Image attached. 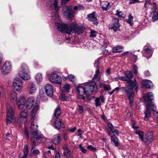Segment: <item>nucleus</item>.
I'll return each mask as SVG.
<instances>
[{"mask_svg":"<svg viewBox=\"0 0 158 158\" xmlns=\"http://www.w3.org/2000/svg\"><path fill=\"white\" fill-rule=\"evenodd\" d=\"M97 88L96 83L93 81L87 82L84 87L79 86L77 88V90L79 94L77 97V98L85 100V98L83 96L85 94L86 96L91 95Z\"/></svg>","mask_w":158,"mask_h":158,"instance_id":"f257e3e1","label":"nucleus"},{"mask_svg":"<svg viewBox=\"0 0 158 158\" xmlns=\"http://www.w3.org/2000/svg\"><path fill=\"white\" fill-rule=\"evenodd\" d=\"M55 25L58 30L63 32L67 33L69 34H71L72 33L75 32L78 26L75 22L72 23L69 26L65 24L59 22H56Z\"/></svg>","mask_w":158,"mask_h":158,"instance_id":"f03ea898","label":"nucleus"},{"mask_svg":"<svg viewBox=\"0 0 158 158\" xmlns=\"http://www.w3.org/2000/svg\"><path fill=\"white\" fill-rule=\"evenodd\" d=\"M129 84L126 85V88L127 89H125L126 94L127 96L130 101V104L131 106H132L133 105V100L134 93L133 91V87L135 88V89L137 91L138 84L136 82V80L134 79L133 81L131 80V82H128Z\"/></svg>","mask_w":158,"mask_h":158,"instance_id":"7ed1b4c3","label":"nucleus"},{"mask_svg":"<svg viewBox=\"0 0 158 158\" xmlns=\"http://www.w3.org/2000/svg\"><path fill=\"white\" fill-rule=\"evenodd\" d=\"M6 123L7 125L10 122H15L16 118L15 116L14 110L10 105H6Z\"/></svg>","mask_w":158,"mask_h":158,"instance_id":"20e7f679","label":"nucleus"},{"mask_svg":"<svg viewBox=\"0 0 158 158\" xmlns=\"http://www.w3.org/2000/svg\"><path fill=\"white\" fill-rule=\"evenodd\" d=\"M146 111L145 112V117L144 118V120H148L151 115V112L149 110L150 109L153 111H156V108L154 105L152 103V102H150L149 103H146Z\"/></svg>","mask_w":158,"mask_h":158,"instance_id":"39448f33","label":"nucleus"},{"mask_svg":"<svg viewBox=\"0 0 158 158\" xmlns=\"http://www.w3.org/2000/svg\"><path fill=\"white\" fill-rule=\"evenodd\" d=\"M71 6H64L63 8L62 12L64 15L68 17L70 20H71L75 14V12L72 10Z\"/></svg>","mask_w":158,"mask_h":158,"instance_id":"423d86ee","label":"nucleus"},{"mask_svg":"<svg viewBox=\"0 0 158 158\" xmlns=\"http://www.w3.org/2000/svg\"><path fill=\"white\" fill-rule=\"evenodd\" d=\"M12 64L10 61H6L3 64L1 72L3 74L6 75L9 73L11 71Z\"/></svg>","mask_w":158,"mask_h":158,"instance_id":"0eeeda50","label":"nucleus"},{"mask_svg":"<svg viewBox=\"0 0 158 158\" xmlns=\"http://www.w3.org/2000/svg\"><path fill=\"white\" fill-rule=\"evenodd\" d=\"M13 85L16 90H19L23 88V82L22 81L20 78L16 77L13 81Z\"/></svg>","mask_w":158,"mask_h":158,"instance_id":"6e6552de","label":"nucleus"},{"mask_svg":"<svg viewBox=\"0 0 158 158\" xmlns=\"http://www.w3.org/2000/svg\"><path fill=\"white\" fill-rule=\"evenodd\" d=\"M50 80L52 83L60 84L62 79L60 76L55 74H52L50 77Z\"/></svg>","mask_w":158,"mask_h":158,"instance_id":"1a4fd4ad","label":"nucleus"},{"mask_svg":"<svg viewBox=\"0 0 158 158\" xmlns=\"http://www.w3.org/2000/svg\"><path fill=\"white\" fill-rule=\"evenodd\" d=\"M26 101V99L24 96H21L19 98L17 102V104L19 109L22 110L24 108Z\"/></svg>","mask_w":158,"mask_h":158,"instance_id":"9d476101","label":"nucleus"},{"mask_svg":"<svg viewBox=\"0 0 158 158\" xmlns=\"http://www.w3.org/2000/svg\"><path fill=\"white\" fill-rule=\"evenodd\" d=\"M113 26L110 24L108 27L110 29H113L114 31H115L119 30V27L120 25L119 23V19L117 18H114L113 20Z\"/></svg>","mask_w":158,"mask_h":158,"instance_id":"9b49d317","label":"nucleus"},{"mask_svg":"<svg viewBox=\"0 0 158 158\" xmlns=\"http://www.w3.org/2000/svg\"><path fill=\"white\" fill-rule=\"evenodd\" d=\"M35 98L33 97H31L28 98L26 102V106L27 109H31L33 106L35 104Z\"/></svg>","mask_w":158,"mask_h":158,"instance_id":"f8f14e48","label":"nucleus"},{"mask_svg":"<svg viewBox=\"0 0 158 158\" xmlns=\"http://www.w3.org/2000/svg\"><path fill=\"white\" fill-rule=\"evenodd\" d=\"M145 141L144 142L147 144H150L154 139L153 133L151 132H147L145 135Z\"/></svg>","mask_w":158,"mask_h":158,"instance_id":"ddd939ff","label":"nucleus"},{"mask_svg":"<svg viewBox=\"0 0 158 158\" xmlns=\"http://www.w3.org/2000/svg\"><path fill=\"white\" fill-rule=\"evenodd\" d=\"M58 1V0H54V1L53 5L54 7L55 10L56 11L58 10L59 8ZM52 19L54 20H56L58 19V15L57 12L56 11L55 12L52 13Z\"/></svg>","mask_w":158,"mask_h":158,"instance_id":"4468645a","label":"nucleus"},{"mask_svg":"<svg viewBox=\"0 0 158 158\" xmlns=\"http://www.w3.org/2000/svg\"><path fill=\"white\" fill-rule=\"evenodd\" d=\"M45 92L46 94L50 97H52L53 95V89L51 85L47 84L45 87Z\"/></svg>","mask_w":158,"mask_h":158,"instance_id":"2eb2a0df","label":"nucleus"},{"mask_svg":"<svg viewBox=\"0 0 158 158\" xmlns=\"http://www.w3.org/2000/svg\"><path fill=\"white\" fill-rule=\"evenodd\" d=\"M95 14V12H93L92 13L89 15H88V19L89 21L92 22L94 25H97L98 23Z\"/></svg>","mask_w":158,"mask_h":158,"instance_id":"dca6fc26","label":"nucleus"},{"mask_svg":"<svg viewBox=\"0 0 158 158\" xmlns=\"http://www.w3.org/2000/svg\"><path fill=\"white\" fill-rule=\"evenodd\" d=\"M38 130H37L35 131H32L31 132V138H35L38 140H40L43 139L44 137H43L42 135H39L38 133Z\"/></svg>","mask_w":158,"mask_h":158,"instance_id":"f3484780","label":"nucleus"},{"mask_svg":"<svg viewBox=\"0 0 158 158\" xmlns=\"http://www.w3.org/2000/svg\"><path fill=\"white\" fill-rule=\"evenodd\" d=\"M144 51L143 52V55L148 58H150L152 54V49L151 47H148L146 48H144Z\"/></svg>","mask_w":158,"mask_h":158,"instance_id":"a211bd4d","label":"nucleus"},{"mask_svg":"<svg viewBox=\"0 0 158 158\" xmlns=\"http://www.w3.org/2000/svg\"><path fill=\"white\" fill-rule=\"evenodd\" d=\"M29 93L31 94H33L36 92L37 87L34 82H32L29 84L28 86Z\"/></svg>","mask_w":158,"mask_h":158,"instance_id":"6ab92c4d","label":"nucleus"},{"mask_svg":"<svg viewBox=\"0 0 158 158\" xmlns=\"http://www.w3.org/2000/svg\"><path fill=\"white\" fill-rule=\"evenodd\" d=\"M9 97L10 100L12 102L16 101L17 99L16 92L14 90L10 91L9 93Z\"/></svg>","mask_w":158,"mask_h":158,"instance_id":"aec40b11","label":"nucleus"},{"mask_svg":"<svg viewBox=\"0 0 158 158\" xmlns=\"http://www.w3.org/2000/svg\"><path fill=\"white\" fill-rule=\"evenodd\" d=\"M142 85L146 88L150 89L152 87V83L150 81L144 80L142 82Z\"/></svg>","mask_w":158,"mask_h":158,"instance_id":"412c9836","label":"nucleus"},{"mask_svg":"<svg viewBox=\"0 0 158 158\" xmlns=\"http://www.w3.org/2000/svg\"><path fill=\"white\" fill-rule=\"evenodd\" d=\"M54 126L55 128L57 129L60 128H63L64 127L63 124L61 123V121L59 118H56L55 119Z\"/></svg>","mask_w":158,"mask_h":158,"instance_id":"4be33fe9","label":"nucleus"},{"mask_svg":"<svg viewBox=\"0 0 158 158\" xmlns=\"http://www.w3.org/2000/svg\"><path fill=\"white\" fill-rule=\"evenodd\" d=\"M53 143L55 145L59 144L60 142V138L59 134L54 135L52 140Z\"/></svg>","mask_w":158,"mask_h":158,"instance_id":"5701e85b","label":"nucleus"},{"mask_svg":"<svg viewBox=\"0 0 158 158\" xmlns=\"http://www.w3.org/2000/svg\"><path fill=\"white\" fill-rule=\"evenodd\" d=\"M19 76L23 79L25 80H29L30 77L29 74L23 72V71H19Z\"/></svg>","mask_w":158,"mask_h":158,"instance_id":"b1692460","label":"nucleus"},{"mask_svg":"<svg viewBox=\"0 0 158 158\" xmlns=\"http://www.w3.org/2000/svg\"><path fill=\"white\" fill-rule=\"evenodd\" d=\"M39 106L38 103L36 102L33 108L31 111L32 116V117L35 116L37 113L39 109Z\"/></svg>","mask_w":158,"mask_h":158,"instance_id":"393cba45","label":"nucleus"},{"mask_svg":"<svg viewBox=\"0 0 158 158\" xmlns=\"http://www.w3.org/2000/svg\"><path fill=\"white\" fill-rule=\"evenodd\" d=\"M101 78V75L99 73V70L98 69H97L95 72V74L93 79L94 80L99 81Z\"/></svg>","mask_w":158,"mask_h":158,"instance_id":"a878e982","label":"nucleus"},{"mask_svg":"<svg viewBox=\"0 0 158 158\" xmlns=\"http://www.w3.org/2000/svg\"><path fill=\"white\" fill-rule=\"evenodd\" d=\"M28 114L27 110H24L20 112L19 114V118H26L28 116Z\"/></svg>","mask_w":158,"mask_h":158,"instance_id":"bb28decb","label":"nucleus"},{"mask_svg":"<svg viewBox=\"0 0 158 158\" xmlns=\"http://www.w3.org/2000/svg\"><path fill=\"white\" fill-rule=\"evenodd\" d=\"M111 141L113 142L114 145L116 147H118L119 145V143L118 141V139L116 138L114 135L112 136L111 138Z\"/></svg>","mask_w":158,"mask_h":158,"instance_id":"cd10ccee","label":"nucleus"},{"mask_svg":"<svg viewBox=\"0 0 158 158\" xmlns=\"http://www.w3.org/2000/svg\"><path fill=\"white\" fill-rule=\"evenodd\" d=\"M135 133L136 134L139 135V139L142 142H144L143 132L141 131L138 130L135 132Z\"/></svg>","mask_w":158,"mask_h":158,"instance_id":"c85d7f7f","label":"nucleus"},{"mask_svg":"<svg viewBox=\"0 0 158 158\" xmlns=\"http://www.w3.org/2000/svg\"><path fill=\"white\" fill-rule=\"evenodd\" d=\"M100 87H103L105 90L109 91L111 90V88L109 85H106L103 83H100Z\"/></svg>","mask_w":158,"mask_h":158,"instance_id":"c756f323","label":"nucleus"},{"mask_svg":"<svg viewBox=\"0 0 158 158\" xmlns=\"http://www.w3.org/2000/svg\"><path fill=\"white\" fill-rule=\"evenodd\" d=\"M153 98V95L152 93L149 92L144 96V99L146 101L147 99L149 100H152Z\"/></svg>","mask_w":158,"mask_h":158,"instance_id":"7c9ffc66","label":"nucleus"},{"mask_svg":"<svg viewBox=\"0 0 158 158\" xmlns=\"http://www.w3.org/2000/svg\"><path fill=\"white\" fill-rule=\"evenodd\" d=\"M63 153L66 158H73L72 153L69 150L66 152H64Z\"/></svg>","mask_w":158,"mask_h":158,"instance_id":"2f4dec72","label":"nucleus"},{"mask_svg":"<svg viewBox=\"0 0 158 158\" xmlns=\"http://www.w3.org/2000/svg\"><path fill=\"white\" fill-rule=\"evenodd\" d=\"M60 114L61 111L59 107L58 106L55 110L54 113V116L57 118H58L60 115Z\"/></svg>","mask_w":158,"mask_h":158,"instance_id":"473e14b6","label":"nucleus"},{"mask_svg":"<svg viewBox=\"0 0 158 158\" xmlns=\"http://www.w3.org/2000/svg\"><path fill=\"white\" fill-rule=\"evenodd\" d=\"M124 73L127 79H130L133 77V74L131 72L127 71L124 72Z\"/></svg>","mask_w":158,"mask_h":158,"instance_id":"72a5a7b5","label":"nucleus"},{"mask_svg":"<svg viewBox=\"0 0 158 158\" xmlns=\"http://www.w3.org/2000/svg\"><path fill=\"white\" fill-rule=\"evenodd\" d=\"M110 7L111 6L109 2H108L107 4L103 5L102 6V7L103 10L105 11H107L110 9Z\"/></svg>","mask_w":158,"mask_h":158,"instance_id":"f704fd0d","label":"nucleus"},{"mask_svg":"<svg viewBox=\"0 0 158 158\" xmlns=\"http://www.w3.org/2000/svg\"><path fill=\"white\" fill-rule=\"evenodd\" d=\"M113 51L114 52H120L122 51V48L121 46H117L113 48Z\"/></svg>","mask_w":158,"mask_h":158,"instance_id":"c9c22d12","label":"nucleus"},{"mask_svg":"<svg viewBox=\"0 0 158 158\" xmlns=\"http://www.w3.org/2000/svg\"><path fill=\"white\" fill-rule=\"evenodd\" d=\"M38 127V126L37 124H35L33 123H32L31 124L30 129L31 132L32 131H37V128Z\"/></svg>","mask_w":158,"mask_h":158,"instance_id":"e433bc0d","label":"nucleus"},{"mask_svg":"<svg viewBox=\"0 0 158 158\" xmlns=\"http://www.w3.org/2000/svg\"><path fill=\"white\" fill-rule=\"evenodd\" d=\"M40 95L41 99L43 100H46L47 99V96L44 92L41 91L40 92Z\"/></svg>","mask_w":158,"mask_h":158,"instance_id":"4c0bfd02","label":"nucleus"},{"mask_svg":"<svg viewBox=\"0 0 158 158\" xmlns=\"http://www.w3.org/2000/svg\"><path fill=\"white\" fill-rule=\"evenodd\" d=\"M133 17L131 14H129L128 16V19L127 21L128 23L131 26H132L133 24Z\"/></svg>","mask_w":158,"mask_h":158,"instance_id":"58836bf2","label":"nucleus"},{"mask_svg":"<svg viewBox=\"0 0 158 158\" xmlns=\"http://www.w3.org/2000/svg\"><path fill=\"white\" fill-rule=\"evenodd\" d=\"M84 30L82 27L77 26V28L75 32L77 34L79 35L81 33H83Z\"/></svg>","mask_w":158,"mask_h":158,"instance_id":"ea45409f","label":"nucleus"},{"mask_svg":"<svg viewBox=\"0 0 158 158\" xmlns=\"http://www.w3.org/2000/svg\"><path fill=\"white\" fill-rule=\"evenodd\" d=\"M60 98L62 101H68L69 100V98L63 93L60 94Z\"/></svg>","mask_w":158,"mask_h":158,"instance_id":"a19ab883","label":"nucleus"},{"mask_svg":"<svg viewBox=\"0 0 158 158\" xmlns=\"http://www.w3.org/2000/svg\"><path fill=\"white\" fill-rule=\"evenodd\" d=\"M37 139H36L35 138H31V146L32 148H35V146L36 145V140Z\"/></svg>","mask_w":158,"mask_h":158,"instance_id":"79ce46f5","label":"nucleus"},{"mask_svg":"<svg viewBox=\"0 0 158 158\" xmlns=\"http://www.w3.org/2000/svg\"><path fill=\"white\" fill-rule=\"evenodd\" d=\"M158 19V10L154 13L152 16V21L155 22Z\"/></svg>","mask_w":158,"mask_h":158,"instance_id":"37998d69","label":"nucleus"},{"mask_svg":"<svg viewBox=\"0 0 158 158\" xmlns=\"http://www.w3.org/2000/svg\"><path fill=\"white\" fill-rule=\"evenodd\" d=\"M68 78L73 84L76 83V80L74 76L72 74H70L69 75Z\"/></svg>","mask_w":158,"mask_h":158,"instance_id":"c03bdc74","label":"nucleus"},{"mask_svg":"<svg viewBox=\"0 0 158 158\" xmlns=\"http://www.w3.org/2000/svg\"><path fill=\"white\" fill-rule=\"evenodd\" d=\"M116 15L119 17L120 18H124L125 17V16L123 14L122 12L121 11H119V10H117V13H116Z\"/></svg>","mask_w":158,"mask_h":158,"instance_id":"a18cd8bd","label":"nucleus"},{"mask_svg":"<svg viewBox=\"0 0 158 158\" xmlns=\"http://www.w3.org/2000/svg\"><path fill=\"white\" fill-rule=\"evenodd\" d=\"M35 79L38 81H40L42 80V77L41 74L38 73L35 76Z\"/></svg>","mask_w":158,"mask_h":158,"instance_id":"49530a36","label":"nucleus"},{"mask_svg":"<svg viewBox=\"0 0 158 158\" xmlns=\"http://www.w3.org/2000/svg\"><path fill=\"white\" fill-rule=\"evenodd\" d=\"M118 79L123 81H126L127 82H131V79H127L124 77H119Z\"/></svg>","mask_w":158,"mask_h":158,"instance_id":"de8ad7c7","label":"nucleus"},{"mask_svg":"<svg viewBox=\"0 0 158 158\" xmlns=\"http://www.w3.org/2000/svg\"><path fill=\"white\" fill-rule=\"evenodd\" d=\"M114 92H115L116 93H118V92L119 90H120L122 91H125V89L123 87H117L114 89Z\"/></svg>","mask_w":158,"mask_h":158,"instance_id":"09e8293b","label":"nucleus"},{"mask_svg":"<svg viewBox=\"0 0 158 158\" xmlns=\"http://www.w3.org/2000/svg\"><path fill=\"white\" fill-rule=\"evenodd\" d=\"M22 69L25 72H28L29 69L27 66L25 64H23L22 65Z\"/></svg>","mask_w":158,"mask_h":158,"instance_id":"8fccbe9b","label":"nucleus"},{"mask_svg":"<svg viewBox=\"0 0 158 158\" xmlns=\"http://www.w3.org/2000/svg\"><path fill=\"white\" fill-rule=\"evenodd\" d=\"M90 33V36L91 37H92V38L95 37L96 36L97 32L95 31L91 30Z\"/></svg>","mask_w":158,"mask_h":158,"instance_id":"3c124183","label":"nucleus"},{"mask_svg":"<svg viewBox=\"0 0 158 158\" xmlns=\"http://www.w3.org/2000/svg\"><path fill=\"white\" fill-rule=\"evenodd\" d=\"M24 155L27 156L28 153V147L27 145H25L24 148Z\"/></svg>","mask_w":158,"mask_h":158,"instance_id":"603ef678","label":"nucleus"},{"mask_svg":"<svg viewBox=\"0 0 158 158\" xmlns=\"http://www.w3.org/2000/svg\"><path fill=\"white\" fill-rule=\"evenodd\" d=\"M100 100V98H97L95 100V104L96 106H99L101 105Z\"/></svg>","mask_w":158,"mask_h":158,"instance_id":"864d4df0","label":"nucleus"},{"mask_svg":"<svg viewBox=\"0 0 158 158\" xmlns=\"http://www.w3.org/2000/svg\"><path fill=\"white\" fill-rule=\"evenodd\" d=\"M35 148H31V152L34 155H38L40 153L39 151L38 150H35Z\"/></svg>","mask_w":158,"mask_h":158,"instance_id":"5fc2aeb1","label":"nucleus"},{"mask_svg":"<svg viewBox=\"0 0 158 158\" xmlns=\"http://www.w3.org/2000/svg\"><path fill=\"white\" fill-rule=\"evenodd\" d=\"M5 91L3 87L0 86V96H2L5 94Z\"/></svg>","mask_w":158,"mask_h":158,"instance_id":"6e6d98bb","label":"nucleus"},{"mask_svg":"<svg viewBox=\"0 0 158 158\" xmlns=\"http://www.w3.org/2000/svg\"><path fill=\"white\" fill-rule=\"evenodd\" d=\"M133 68L134 70V73L135 74L137 75L138 73V67L136 65H134L133 66Z\"/></svg>","mask_w":158,"mask_h":158,"instance_id":"4d7b16f0","label":"nucleus"},{"mask_svg":"<svg viewBox=\"0 0 158 158\" xmlns=\"http://www.w3.org/2000/svg\"><path fill=\"white\" fill-rule=\"evenodd\" d=\"M78 106L79 108V111L80 113H82L84 112V108L83 106L78 105Z\"/></svg>","mask_w":158,"mask_h":158,"instance_id":"13d9d810","label":"nucleus"},{"mask_svg":"<svg viewBox=\"0 0 158 158\" xmlns=\"http://www.w3.org/2000/svg\"><path fill=\"white\" fill-rule=\"evenodd\" d=\"M100 64L99 60L98 59H97L95 61V63L94 64V65L95 67L97 68H98Z\"/></svg>","mask_w":158,"mask_h":158,"instance_id":"bf43d9fd","label":"nucleus"},{"mask_svg":"<svg viewBox=\"0 0 158 158\" xmlns=\"http://www.w3.org/2000/svg\"><path fill=\"white\" fill-rule=\"evenodd\" d=\"M70 85L69 84L65 85L64 86V90L66 91H68L70 89Z\"/></svg>","mask_w":158,"mask_h":158,"instance_id":"052dcab7","label":"nucleus"},{"mask_svg":"<svg viewBox=\"0 0 158 158\" xmlns=\"http://www.w3.org/2000/svg\"><path fill=\"white\" fill-rule=\"evenodd\" d=\"M79 147L80 148V149L81 150V151L82 152H83L84 153H85L86 152L87 150L86 149H84V148H83L82 147V145L81 144L79 145Z\"/></svg>","mask_w":158,"mask_h":158,"instance_id":"680f3d73","label":"nucleus"},{"mask_svg":"<svg viewBox=\"0 0 158 158\" xmlns=\"http://www.w3.org/2000/svg\"><path fill=\"white\" fill-rule=\"evenodd\" d=\"M151 4V3L149 0H147L144 4V6L145 8H148L150 5Z\"/></svg>","mask_w":158,"mask_h":158,"instance_id":"e2e57ef3","label":"nucleus"},{"mask_svg":"<svg viewBox=\"0 0 158 158\" xmlns=\"http://www.w3.org/2000/svg\"><path fill=\"white\" fill-rule=\"evenodd\" d=\"M87 148L89 149H90L93 151H95L96 150V148L92 146V145H90L88 146L87 147Z\"/></svg>","mask_w":158,"mask_h":158,"instance_id":"0e129e2a","label":"nucleus"},{"mask_svg":"<svg viewBox=\"0 0 158 158\" xmlns=\"http://www.w3.org/2000/svg\"><path fill=\"white\" fill-rule=\"evenodd\" d=\"M24 134L26 136L27 139H28L29 136V134L28 131L26 128H25L24 130Z\"/></svg>","mask_w":158,"mask_h":158,"instance_id":"69168bd1","label":"nucleus"},{"mask_svg":"<svg viewBox=\"0 0 158 158\" xmlns=\"http://www.w3.org/2000/svg\"><path fill=\"white\" fill-rule=\"evenodd\" d=\"M139 2V0H130L129 3L130 4H132Z\"/></svg>","mask_w":158,"mask_h":158,"instance_id":"338daca9","label":"nucleus"},{"mask_svg":"<svg viewBox=\"0 0 158 158\" xmlns=\"http://www.w3.org/2000/svg\"><path fill=\"white\" fill-rule=\"evenodd\" d=\"M111 131L113 132V133L117 135H119L118 131L117 130L113 129V130H111Z\"/></svg>","mask_w":158,"mask_h":158,"instance_id":"774afa93","label":"nucleus"}]
</instances>
